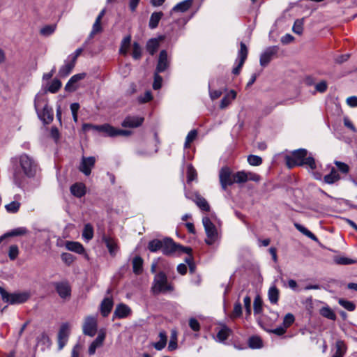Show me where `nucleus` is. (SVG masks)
I'll return each mask as SVG.
<instances>
[{"label":"nucleus","instance_id":"obj_50","mask_svg":"<svg viewBox=\"0 0 357 357\" xmlns=\"http://www.w3.org/2000/svg\"><path fill=\"white\" fill-rule=\"evenodd\" d=\"M334 261L335 262V264L341 265L352 264L356 262L355 260H353L345 257H336L334 259Z\"/></svg>","mask_w":357,"mask_h":357},{"label":"nucleus","instance_id":"obj_44","mask_svg":"<svg viewBox=\"0 0 357 357\" xmlns=\"http://www.w3.org/2000/svg\"><path fill=\"white\" fill-rule=\"evenodd\" d=\"M61 82L58 79H54L52 82L50 84L47 91L55 93H56L61 87Z\"/></svg>","mask_w":357,"mask_h":357},{"label":"nucleus","instance_id":"obj_9","mask_svg":"<svg viewBox=\"0 0 357 357\" xmlns=\"http://www.w3.org/2000/svg\"><path fill=\"white\" fill-rule=\"evenodd\" d=\"M70 333V325L66 322L61 325L58 333V344L59 349H62L66 344Z\"/></svg>","mask_w":357,"mask_h":357},{"label":"nucleus","instance_id":"obj_16","mask_svg":"<svg viewBox=\"0 0 357 357\" xmlns=\"http://www.w3.org/2000/svg\"><path fill=\"white\" fill-rule=\"evenodd\" d=\"M143 117L137 116H128L121 123V126L124 128H137L139 127L144 122Z\"/></svg>","mask_w":357,"mask_h":357},{"label":"nucleus","instance_id":"obj_57","mask_svg":"<svg viewBox=\"0 0 357 357\" xmlns=\"http://www.w3.org/2000/svg\"><path fill=\"white\" fill-rule=\"evenodd\" d=\"M159 73H157V71L155 70L154 81L153 84V88L155 90H158L160 89L162 86V78L160 75H159Z\"/></svg>","mask_w":357,"mask_h":357},{"label":"nucleus","instance_id":"obj_48","mask_svg":"<svg viewBox=\"0 0 357 357\" xmlns=\"http://www.w3.org/2000/svg\"><path fill=\"white\" fill-rule=\"evenodd\" d=\"M197 135V132L196 130H192L188 132L185 138V142L184 144L185 148H188L190 146V143H192L195 139Z\"/></svg>","mask_w":357,"mask_h":357},{"label":"nucleus","instance_id":"obj_42","mask_svg":"<svg viewBox=\"0 0 357 357\" xmlns=\"http://www.w3.org/2000/svg\"><path fill=\"white\" fill-rule=\"evenodd\" d=\"M248 344L252 349H259L262 347V340L259 337L252 336L250 337Z\"/></svg>","mask_w":357,"mask_h":357},{"label":"nucleus","instance_id":"obj_2","mask_svg":"<svg viewBox=\"0 0 357 357\" xmlns=\"http://www.w3.org/2000/svg\"><path fill=\"white\" fill-rule=\"evenodd\" d=\"M34 107L38 118L45 123L50 124L54 119L53 111L49 107L47 99L38 93L34 100Z\"/></svg>","mask_w":357,"mask_h":357},{"label":"nucleus","instance_id":"obj_58","mask_svg":"<svg viewBox=\"0 0 357 357\" xmlns=\"http://www.w3.org/2000/svg\"><path fill=\"white\" fill-rule=\"evenodd\" d=\"M294 316L291 313H288L284 317L282 325L287 328L294 323Z\"/></svg>","mask_w":357,"mask_h":357},{"label":"nucleus","instance_id":"obj_41","mask_svg":"<svg viewBox=\"0 0 357 357\" xmlns=\"http://www.w3.org/2000/svg\"><path fill=\"white\" fill-rule=\"evenodd\" d=\"M320 314L328 319L335 320L336 315L329 307H323L320 310Z\"/></svg>","mask_w":357,"mask_h":357},{"label":"nucleus","instance_id":"obj_60","mask_svg":"<svg viewBox=\"0 0 357 357\" xmlns=\"http://www.w3.org/2000/svg\"><path fill=\"white\" fill-rule=\"evenodd\" d=\"M303 165H307L311 169H315L317 168L315 160L314 158L311 156L305 157L303 161Z\"/></svg>","mask_w":357,"mask_h":357},{"label":"nucleus","instance_id":"obj_32","mask_svg":"<svg viewBox=\"0 0 357 357\" xmlns=\"http://www.w3.org/2000/svg\"><path fill=\"white\" fill-rule=\"evenodd\" d=\"M75 62L73 61H71L65 65H63L59 71V75L61 77H65L68 76L71 71L73 70V68L75 67Z\"/></svg>","mask_w":357,"mask_h":357},{"label":"nucleus","instance_id":"obj_20","mask_svg":"<svg viewBox=\"0 0 357 357\" xmlns=\"http://www.w3.org/2000/svg\"><path fill=\"white\" fill-rule=\"evenodd\" d=\"M130 313V308L127 305L121 303L116 305L114 312V317L119 319H123L128 317Z\"/></svg>","mask_w":357,"mask_h":357},{"label":"nucleus","instance_id":"obj_22","mask_svg":"<svg viewBox=\"0 0 357 357\" xmlns=\"http://www.w3.org/2000/svg\"><path fill=\"white\" fill-rule=\"evenodd\" d=\"M28 233V230L25 227H17L11 231L5 233L3 235L0 236V243L6 238L9 237L24 236Z\"/></svg>","mask_w":357,"mask_h":357},{"label":"nucleus","instance_id":"obj_64","mask_svg":"<svg viewBox=\"0 0 357 357\" xmlns=\"http://www.w3.org/2000/svg\"><path fill=\"white\" fill-rule=\"evenodd\" d=\"M262 310V302L261 299L257 297L254 301V312L256 314L260 313Z\"/></svg>","mask_w":357,"mask_h":357},{"label":"nucleus","instance_id":"obj_34","mask_svg":"<svg viewBox=\"0 0 357 357\" xmlns=\"http://www.w3.org/2000/svg\"><path fill=\"white\" fill-rule=\"evenodd\" d=\"M159 337L160 340L157 342L153 343L154 348L158 351H160L163 348H165L167 341L166 333L164 331L160 332Z\"/></svg>","mask_w":357,"mask_h":357},{"label":"nucleus","instance_id":"obj_51","mask_svg":"<svg viewBox=\"0 0 357 357\" xmlns=\"http://www.w3.org/2000/svg\"><path fill=\"white\" fill-rule=\"evenodd\" d=\"M19 255V248L17 245H12L9 247L8 257L12 261L15 260Z\"/></svg>","mask_w":357,"mask_h":357},{"label":"nucleus","instance_id":"obj_5","mask_svg":"<svg viewBox=\"0 0 357 357\" xmlns=\"http://www.w3.org/2000/svg\"><path fill=\"white\" fill-rule=\"evenodd\" d=\"M162 253L165 255H172L178 253H190L192 249L190 247H183L173 241L172 238H166L163 239Z\"/></svg>","mask_w":357,"mask_h":357},{"label":"nucleus","instance_id":"obj_26","mask_svg":"<svg viewBox=\"0 0 357 357\" xmlns=\"http://www.w3.org/2000/svg\"><path fill=\"white\" fill-rule=\"evenodd\" d=\"M66 247L67 250L78 254H82L84 252V248L83 245L79 242L67 241L66 243Z\"/></svg>","mask_w":357,"mask_h":357},{"label":"nucleus","instance_id":"obj_24","mask_svg":"<svg viewBox=\"0 0 357 357\" xmlns=\"http://www.w3.org/2000/svg\"><path fill=\"white\" fill-rule=\"evenodd\" d=\"M164 14L162 12H153L150 17L149 22V27L151 29H155L158 27L159 22L162 17H163Z\"/></svg>","mask_w":357,"mask_h":357},{"label":"nucleus","instance_id":"obj_10","mask_svg":"<svg viewBox=\"0 0 357 357\" xmlns=\"http://www.w3.org/2000/svg\"><path fill=\"white\" fill-rule=\"evenodd\" d=\"M220 182L223 190H226L228 185L234 183L233 175L231 172L227 167H222L219 173Z\"/></svg>","mask_w":357,"mask_h":357},{"label":"nucleus","instance_id":"obj_45","mask_svg":"<svg viewBox=\"0 0 357 357\" xmlns=\"http://www.w3.org/2000/svg\"><path fill=\"white\" fill-rule=\"evenodd\" d=\"M142 51L139 44L137 42H134L132 44V58L135 60L139 59L142 56Z\"/></svg>","mask_w":357,"mask_h":357},{"label":"nucleus","instance_id":"obj_30","mask_svg":"<svg viewBox=\"0 0 357 357\" xmlns=\"http://www.w3.org/2000/svg\"><path fill=\"white\" fill-rule=\"evenodd\" d=\"M143 259L139 256H136L132 259V270L136 275L142 273L143 270Z\"/></svg>","mask_w":357,"mask_h":357},{"label":"nucleus","instance_id":"obj_15","mask_svg":"<svg viewBox=\"0 0 357 357\" xmlns=\"http://www.w3.org/2000/svg\"><path fill=\"white\" fill-rule=\"evenodd\" d=\"M170 60L166 50H163L160 52L158 63L155 68L157 73L165 72L169 66Z\"/></svg>","mask_w":357,"mask_h":357},{"label":"nucleus","instance_id":"obj_23","mask_svg":"<svg viewBox=\"0 0 357 357\" xmlns=\"http://www.w3.org/2000/svg\"><path fill=\"white\" fill-rule=\"evenodd\" d=\"M86 76L85 73L76 74L71 77L66 84L65 89L67 91H73L76 89L75 84L79 80L84 79Z\"/></svg>","mask_w":357,"mask_h":357},{"label":"nucleus","instance_id":"obj_39","mask_svg":"<svg viewBox=\"0 0 357 357\" xmlns=\"http://www.w3.org/2000/svg\"><path fill=\"white\" fill-rule=\"evenodd\" d=\"M131 42V36H127L124 37L121 41V47L119 50V52L121 54L126 55L128 53V50L129 49L130 45Z\"/></svg>","mask_w":357,"mask_h":357},{"label":"nucleus","instance_id":"obj_12","mask_svg":"<svg viewBox=\"0 0 357 357\" xmlns=\"http://www.w3.org/2000/svg\"><path fill=\"white\" fill-rule=\"evenodd\" d=\"M248 53V51L245 44L241 42L240 43V50L238 51V58L236 59V61H238V65L236 67L234 68L232 70V73L234 75H238L240 73L241 69L247 59Z\"/></svg>","mask_w":357,"mask_h":357},{"label":"nucleus","instance_id":"obj_52","mask_svg":"<svg viewBox=\"0 0 357 357\" xmlns=\"http://www.w3.org/2000/svg\"><path fill=\"white\" fill-rule=\"evenodd\" d=\"M248 162L250 165L259 166L262 163V159L258 155H250L248 157Z\"/></svg>","mask_w":357,"mask_h":357},{"label":"nucleus","instance_id":"obj_38","mask_svg":"<svg viewBox=\"0 0 357 357\" xmlns=\"http://www.w3.org/2000/svg\"><path fill=\"white\" fill-rule=\"evenodd\" d=\"M82 237L86 241H89L93 237V226L88 223L84 225L83 231H82Z\"/></svg>","mask_w":357,"mask_h":357},{"label":"nucleus","instance_id":"obj_54","mask_svg":"<svg viewBox=\"0 0 357 357\" xmlns=\"http://www.w3.org/2000/svg\"><path fill=\"white\" fill-rule=\"evenodd\" d=\"M242 314V306L240 302H236L234 304L233 312L231 314V319L241 317Z\"/></svg>","mask_w":357,"mask_h":357},{"label":"nucleus","instance_id":"obj_17","mask_svg":"<svg viewBox=\"0 0 357 357\" xmlns=\"http://www.w3.org/2000/svg\"><path fill=\"white\" fill-rule=\"evenodd\" d=\"M102 241L105 244L110 255L115 256L118 252V246L116 240L109 236L103 234Z\"/></svg>","mask_w":357,"mask_h":357},{"label":"nucleus","instance_id":"obj_28","mask_svg":"<svg viewBox=\"0 0 357 357\" xmlns=\"http://www.w3.org/2000/svg\"><path fill=\"white\" fill-rule=\"evenodd\" d=\"M340 178L337 170L332 167L330 174H326L324 177V181L326 183L333 184Z\"/></svg>","mask_w":357,"mask_h":357},{"label":"nucleus","instance_id":"obj_53","mask_svg":"<svg viewBox=\"0 0 357 357\" xmlns=\"http://www.w3.org/2000/svg\"><path fill=\"white\" fill-rule=\"evenodd\" d=\"M102 133L105 136L115 137L116 136V128L109 124H104V129Z\"/></svg>","mask_w":357,"mask_h":357},{"label":"nucleus","instance_id":"obj_29","mask_svg":"<svg viewBox=\"0 0 357 357\" xmlns=\"http://www.w3.org/2000/svg\"><path fill=\"white\" fill-rule=\"evenodd\" d=\"M236 97V93L234 90H231L221 100L220 107L221 109L226 108L231 102L234 100Z\"/></svg>","mask_w":357,"mask_h":357},{"label":"nucleus","instance_id":"obj_19","mask_svg":"<svg viewBox=\"0 0 357 357\" xmlns=\"http://www.w3.org/2000/svg\"><path fill=\"white\" fill-rule=\"evenodd\" d=\"M164 39V36H160L159 38H153L149 39L146 45L147 52L153 55L157 51L160 46V42Z\"/></svg>","mask_w":357,"mask_h":357},{"label":"nucleus","instance_id":"obj_7","mask_svg":"<svg viewBox=\"0 0 357 357\" xmlns=\"http://www.w3.org/2000/svg\"><path fill=\"white\" fill-rule=\"evenodd\" d=\"M307 155L306 149H301L293 151L291 156L286 157L287 165L289 168H292L295 166H303V161Z\"/></svg>","mask_w":357,"mask_h":357},{"label":"nucleus","instance_id":"obj_8","mask_svg":"<svg viewBox=\"0 0 357 357\" xmlns=\"http://www.w3.org/2000/svg\"><path fill=\"white\" fill-rule=\"evenodd\" d=\"M98 328L97 319L94 316H88L85 318L82 326L83 333L86 335L93 337Z\"/></svg>","mask_w":357,"mask_h":357},{"label":"nucleus","instance_id":"obj_33","mask_svg":"<svg viewBox=\"0 0 357 357\" xmlns=\"http://www.w3.org/2000/svg\"><path fill=\"white\" fill-rule=\"evenodd\" d=\"M194 202L201 210L204 211H208L210 210V206L207 201L199 195H196Z\"/></svg>","mask_w":357,"mask_h":357},{"label":"nucleus","instance_id":"obj_11","mask_svg":"<svg viewBox=\"0 0 357 357\" xmlns=\"http://www.w3.org/2000/svg\"><path fill=\"white\" fill-rule=\"evenodd\" d=\"M278 46H271L267 47L260 56V65L262 67L266 66L278 52Z\"/></svg>","mask_w":357,"mask_h":357},{"label":"nucleus","instance_id":"obj_21","mask_svg":"<svg viewBox=\"0 0 357 357\" xmlns=\"http://www.w3.org/2000/svg\"><path fill=\"white\" fill-rule=\"evenodd\" d=\"M113 305L114 303L112 297H107L102 300L100 304V310L101 314L104 317H107L110 313L113 307Z\"/></svg>","mask_w":357,"mask_h":357},{"label":"nucleus","instance_id":"obj_27","mask_svg":"<svg viewBox=\"0 0 357 357\" xmlns=\"http://www.w3.org/2000/svg\"><path fill=\"white\" fill-rule=\"evenodd\" d=\"M192 1L193 0H184L174 6L172 8V11L184 13L192 6Z\"/></svg>","mask_w":357,"mask_h":357},{"label":"nucleus","instance_id":"obj_46","mask_svg":"<svg viewBox=\"0 0 357 357\" xmlns=\"http://www.w3.org/2000/svg\"><path fill=\"white\" fill-rule=\"evenodd\" d=\"M246 172L240 171L233 175L234 183H241L247 181Z\"/></svg>","mask_w":357,"mask_h":357},{"label":"nucleus","instance_id":"obj_35","mask_svg":"<svg viewBox=\"0 0 357 357\" xmlns=\"http://www.w3.org/2000/svg\"><path fill=\"white\" fill-rule=\"evenodd\" d=\"M231 334V330L224 325L217 333V338L220 342L227 340Z\"/></svg>","mask_w":357,"mask_h":357},{"label":"nucleus","instance_id":"obj_4","mask_svg":"<svg viewBox=\"0 0 357 357\" xmlns=\"http://www.w3.org/2000/svg\"><path fill=\"white\" fill-rule=\"evenodd\" d=\"M0 295L3 301L10 305L23 303L30 298V294L28 291L8 293L2 287H0Z\"/></svg>","mask_w":357,"mask_h":357},{"label":"nucleus","instance_id":"obj_47","mask_svg":"<svg viewBox=\"0 0 357 357\" xmlns=\"http://www.w3.org/2000/svg\"><path fill=\"white\" fill-rule=\"evenodd\" d=\"M20 207V203L17 201L11 202L10 204L5 206L6 211L8 213H17Z\"/></svg>","mask_w":357,"mask_h":357},{"label":"nucleus","instance_id":"obj_40","mask_svg":"<svg viewBox=\"0 0 357 357\" xmlns=\"http://www.w3.org/2000/svg\"><path fill=\"white\" fill-rule=\"evenodd\" d=\"M335 355L343 357L347 351V346L342 340H337L335 342Z\"/></svg>","mask_w":357,"mask_h":357},{"label":"nucleus","instance_id":"obj_25","mask_svg":"<svg viewBox=\"0 0 357 357\" xmlns=\"http://www.w3.org/2000/svg\"><path fill=\"white\" fill-rule=\"evenodd\" d=\"M70 192L74 196L82 197L86 193L85 186L81 183H75L70 187Z\"/></svg>","mask_w":357,"mask_h":357},{"label":"nucleus","instance_id":"obj_6","mask_svg":"<svg viewBox=\"0 0 357 357\" xmlns=\"http://www.w3.org/2000/svg\"><path fill=\"white\" fill-rule=\"evenodd\" d=\"M202 223L206 234L205 242L207 245H213L218 238V232L215 225L211 222L210 218L204 216L202 218Z\"/></svg>","mask_w":357,"mask_h":357},{"label":"nucleus","instance_id":"obj_13","mask_svg":"<svg viewBox=\"0 0 357 357\" xmlns=\"http://www.w3.org/2000/svg\"><path fill=\"white\" fill-rule=\"evenodd\" d=\"M96 163V158L93 156L82 158L79 170L86 176H89L91 173V169Z\"/></svg>","mask_w":357,"mask_h":357},{"label":"nucleus","instance_id":"obj_43","mask_svg":"<svg viewBox=\"0 0 357 357\" xmlns=\"http://www.w3.org/2000/svg\"><path fill=\"white\" fill-rule=\"evenodd\" d=\"M303 24H304V19H297L293 25L292 30L293 31L298 34L301 35L303 33Z\"/></svg>","mask_w":357,"mask_h":357},{"label":"nucleus","instance_id":"obj_56","mask_svg":"<svg viewBox=\"0 0 357 357\" xmlns=\"http://www.w3.org/2000/svg\"><path fill=\"white\" fill-rule=\"evenodd\" d=\"M102 30L101 26V21L95 20V22L93 24L92 30L90 33L89 37L93 38L94 35L98 33L101 32Z\"/></svg>","mask_w":357,"mask_h":357},{"label":"nucleus","instance_id":"obj_36","mask_svg":"<svg viewBox=\"0 0 357 357\" xmlns=\"http://www.w3.org/2000/svg\"><path fill=\"white\" fill-rule=\"evenodd\" d=\"M268 296L271 303L276 304L278 303L279 298V290L275 285L270 287Z\"/></svg>","mask_w":357,"mask_h":357},{"label":"nucleus","instance_id":"obj_18","mask_svg":"<svg viewBox=\"0 0 357 357\" xmlns=\"http://www.w3.org/2000/svg\"><path fill=\"white\" fill-rule=\"evenodd\" d=\"M105 339V333L104 332H100L96 338L91 342L89 347V354L90 356L93 355L96 353V349L101 347Z\"/></svg>","mask_w":357,"mask_h":357},{"label":"nucleus","instance_id":"obj_1","mask_svg":"<svg viewBox=\"0 0 357 357\" xmlns=\"http://www.w3.org/2000/svg\"><path fill=\"white\" fill-rule=\"evenodd\" d=\"M10 163L13 183L20 188L24 187L25 177L29 178L35 177L38 169L37 162L26 153L12 158Z\"/></svg>","mask_w":357,"mask_h":357},{"label":"nucleus","instance_id":"obj_62","mask_svg":"<svg viewBox=\"0 0 357 357\" xmlns=\"http://www.w3.org/2000/svg\"><path fill=\"white\" fill-rule=\"evenodd\" d=\"M152 94L150 91H147L143 96H140L138 98V100L141 103H145L150 101L152 99Z\"/></svg>","mask_w":357,"mask_h":357},{"label":"nucleus","instance_id":"obj_14","mask_svg":"<svg viewBox=\"0 0 357 357\" xmlns=\"http://www.w3.org/2000/svg\"><path fill=\"white\" fill-rule=\"evenodd\" d=\"M54 286L60 298L64 300L70 299L71 296V288L68 282H55Z\"/></svg>","mask_w":357,"mask_h":357},{"label":"nucleus","instance_id":"obj_49","mask_svg":"<svg viewBox=\"0 0 357 357\" xmlns=\"http://www.w3.org/2000/svg\"><path fill=\"white\" fill-rule=\"evenodd\" d=\"M177 348V334L175 331H172L171 339L169 342L168 349L169 351L175 350Z\"/></svg>","mask_w":357,"mask_h":357},{"label":"nucleus","instance_id":"obj_63","mask_svg":"<svg viewBox=\"0 0 357 357\" xmlns=\"http://www.w3.org/2000/svg\"><path fill=\"white\" fill-rule=\"evenodd\" d=\"M189 326L194 331H199L200 330V324L195 318H190L189 319Z\"/></svg>","mask_w":357,"mask_h":357},{"label":"nucleus","instance_id":"obj_59","mask_svg":"<svg viewBox=\"0 0 357 357\" xmlns=\"http://www.w3.org/2000/svg\"><path fill=\"white\" fill-rule=\"evenodd\" d=\"M197 178V172H196V170L193 168L192 166H189L188 167V171H187V178H188V182L190 183L194 180H195Z\"/></svg>","mask_w":357,"mask_h":357},{"label":"nucleus","instance_id":"obj_61","mask_svg":"<svg viewBox=\"0 0 357 357\" xmlns=\"http://www.w3.org/2000/svg\"><path fill=\"white\" fill-rule=\"evenodd\" d=\"M79 109V103L75 102L72 103L70 105V110L72 112L73 118L75 122L77 121L78 116H77V112Z\"/></svg>","mask_w":357,"mask_h":357},{"label":"nucleus","instance_id":"obj_37","mask_svg":"<svg viewBox=\"0 0 357 357\" xmlns=\"http://www.w3.org/2000/svg\"><path fill=\"white\" fill-rule=\"evenodd\" d=\"M163 240L153 239L149 241L148 244V249L152 252H155L160 250H162Z\"/></svg>","mask_w":357,"mask_h":357},{"label":"nucleus","instance_id":"obj_55","mask_svg":"<svg viewBox=\"0 0 357 357\" xmlns=\"http://www.w3.org/2000/svg\"><path fill=\"white\" fill-rule=\"evenodd\" d=\"M339 304L349 311H354L355 310L356 305L351 301H349L344 299H340Z\"/></svg>","mask_w":357,"mask_h":357},{"label":"nucleus","instance_id":"obj_31","mask_svg":"<svg viewBox=\"0 0 357 357\" xmlns=\"http://www.w3.org/2000/svg\"><path fill=\"white\" fill-rule=\"evenodd\" d=\"M294 225L296 229H298L303 235L307 236L308 238H310V239L315 242H318V238H317V236L314 234H312L310 230L305 228L304 226L297 222H295Z\"/></svg>","mask_w":357,"mask_h":357},{"label":"nucleus","instance_id":"obj_3","mask_svg":"<svg viewBox=\"0 0 357 357\" xmlns=\"http://www.w3.org/2000/svg\"><path fill=\"white\" fill-rule=\"evenodd\" d=\"M151 289L154 294H158L172 291L174 287L168 282L166 274L160 271L154 277Z\"/></svg>","mask_w":357,"mask_h":357}]
</instances>
